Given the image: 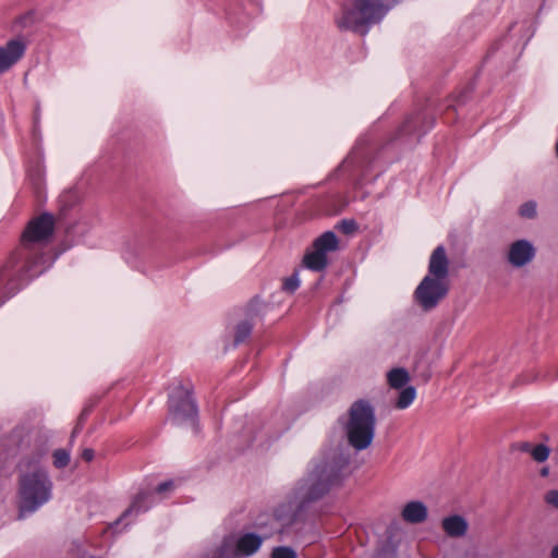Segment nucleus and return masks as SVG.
I'll use <instances>...</instances> for the list:
<instances>
[{
	"label": "nucleus",
	"mask_w": 558,
	"mask_h": 558,
	"mask_svg": "<svg viewBox=\"0 0 558 558\" xmlns=\"http://www.w3.org/2000/svg\"><path fill=\"white\" fill-rule=\"evenodd\" d=\"M343 425L349 445L356 451L367 449L376 432V412L373 404L366 399H357L350 405L348 417H339Z\"/></svg>",
	"instance_id": "7"
},
{
	"label": "nucleus",
	"mask_w": 558,
	"mask_h": 558,
	"mask_svg": "<svg viewBox=\"0 0 558 558\" xmlns=\"http://www.w3.org/2000/svg\"><path fill=\"white\" fill-rule=\"evenodd\" d=\"M27 44L23 38H13L0 46V74L9 71L26 52Z\"/></svg>",
	"instance_id": "10"
},
{
	"label": "nucleus",
	"mask_w": 558,
	"mask_h": 558,
	"mask_svg": "<svg viewBox=\"0 0 558 558\" xmlns=\"http://www.w3.org/2000/svg\"><path fill=\"white\" fill-rule=\"evenodd\" d=\"M24 442V438L21 439V444H19V450H22V444Z\"/></svg>",
	"instance_id": "40"
},
{
	"label": "nucleus",
	"mask_w": 558,
	"mask_h": 558,
	"mask_svg": "<svg viewBox=\"0 0 558 558\" xmlns=\"http://www.w3.org/2000/svg\"><path fill=\"white\" fill-rule=\"evenodd\" d=\"M549 556L550 558H558V544L551 548Z\"/></svg>",
	"instance_id": "39"
},
{
	"label": "nucleus",
	"mask_w": 558,
	"mask_h": 558,
	"mask_svg": "<svg viewBox=\"0 0 558 558\" xmlns=\"http://www.w3.org/2000/svg\"><path fill=\"white\" fill-rule=\"evenodd\" d=\"M399 396L396 400L395 407L399 410L409 408L416 398V388L412 385L399 389Z\"/></svg>",
	"instance_id": "23"
},
{
	"label": "nucleus",
	"mask_w": 558,
	"mask_h": 558,
	"mask_svg": "<svg viewBox=\"0 0 558 558\" xmlns=\"http://www.w3.org/2000/svg\"><path fill=\"white\" fill-rule=\"evenodd\" d=\"M544 501L555 508L558 509V489H549L544 495Z\"/></svg>",
	"instance_id": "33"
},
{
	"label": "nucleus",
	"mask_w": 558,
	"mask_h": 558,
	"mask_svg": "<svg viewBox=\"0 0 558 558\" xmlns=\"http://www.w3.org/2000/svg\"><path fill=\"white\" fill-rule=\"evenodd\" d=\"M167 404L169 420L173 425L190 423L195 433L199 430L198 407L191 381L187 386L180 381L168 395Z\"/></svg>",
	"instance_id": "8"
},
{
	"label": "nucleus",
	"mask_w": 558,
	"mask_h": 558,
	"mask_svg": "<svg viewBox=\"0 0 558 558\" xmlns=\"http://www.w3.org/2000/svg\"><path fill=\"white\" fill-rule=\"evenodd\" d=\"M52 481L46 469L36 466L19 476L17 519L23 520L52 498Z\"/></svg>",
	"instance_id": "6"
},
{
	"label": "nucleus",
	"mask_w": 558,
	"mask_h": 558,
	"mask_svg": "<svg viewBox=\"0 0 558 558\" xmlns=\"http://www.w3.org/2000/svg\"><path fill=\"white\" fill-rule=\"evenodd\" d=\"M401 515L408 523L420 524L427 519L428 508L423 501L411 500L403 507Z\"/></svg>",
	"instance_id": "15"
},
{
	"label": "nucleus",
	"mask_w": 558,
	"mask_h": 558,
	"mask_svg": "<svg viewBox=\"0 0 558 558\" xmlns=\"http://www.w3.org/2000/svg\"><path fill=\"white\" fill-rule=\"evenodd\" d=\"M54 226V216L48 211L27 222L19 245L0 267V307L52 266L58 254L45 251V246Z\"/></svg>",
	"instance_id": "3"
},
{
	"label": "nucleus",
	"mask_w": 558,
	"mask_h": 558,
	"mask_svg": "<svg viewBox=\"0 0 558 558\" xmlns=\"http://www.w3.org/2000/svg\"><path fill=\"white\" fill-rule=\"evenodd\" d=\"M335 228L343 234H352L359 230V225L354 219H341Z\"/></svg>",
	"instance_id": "29"
},
{
	"label": "nucleus",
	"mask_w": 558,
	"mask_h": 558,
	"mask_svg": "<svg viewBox=\"0 0 558 558\" xmlns=\"http://www.w3.org/2000/svg\"><path fill=\"white\" fill-rule=\"evenodd\" d=\"M478 73L473 77L472 81L466 83L457 94L452 96V104L448 108L452 107L454 110L458 106H463L471 100L473 93L476 88V78Z\"/></svg>",
	"instance_id": "20"
},
{
	"label": "nucleus",
	"mask_w": 558,
	"mask_h": 558,
	"mask_svg": "<svg viewBox=\"0 0 558 558\" xmlns=\"http://www.w3.org/2000/svg\"><path fill=\"white\" fill-rule=\"evenodd\" d=\"M449 259L444 245H438L429 257L427 275L414 290V301L424 310L435 308L450 290Z\"/></svg>",
	"instance_id": "4"
},
{
	"label": "nucleus",
	"mask_w": 558,
	"mask_h": 558,
	"mask_svg": "<svg viewBox=\"0 0 558 558\" xmlns=\"http://www.w3.org/2000/svg\"><path fill=\"white\" fill-rule=\"evenodd\" d=\"M27 179L32 187L34 189L35 193L39 194L45 183L44 172L41 171V169L37 167L35 169L29 170Z\"/></svg>",
	"instance_id": "27"
},
{
	"label": "nucleus",
	"mask_w": 558,
	"mask_h": 558,
	"mask_svg": "<svg viewBox=\"0 0 558 558\" xmlns=\"http://www.w3.org/2000/svg\"><path fill=\"white\" fill-rule=\"evenodd\" d=\"M536 203L534 201H527L520 205L519 215L523 218L533 219L537 215Z\"/></svg>",
	"instance_id": "30"
},
{
	"label": "nucleus",
	"mask_w": 558,
	"mask_h": 558,
	"mask_svg": "<svg viewBox=\"0 0 558 558\" xmlns=\"http://www.w3.org/2000/svg\"><path fill=\"white\" fill-rule=\"evenodd\" d=\"M435 114L426 107H421L410 113L386 140L373 134L362 136L335 173L349 171L355 189L374 182L389 165L399 159L396 149L398 142H410L412 136H416V142H420L435 126Z\"/></svg>",
	"instance_id": "2"
},
{
	"label": "nucleus",
	"mask_w": 558,
	"mask_h": 558,
	"mask_svg": "<svg viewBox=\"0 0 558 558\" xmlns=\"http://www.w3.org/2000/svg\"><path fill=\"white\" fill-rule=\"evenodd\" d=\"M351 474L350 458L341 450H332L307 474L299 480L284 501L274 513H260L253 526L259 535L271 531V536L287 532L293 524L304 522L310 506L324 498L331 488L342 486Z\"/></svg>",
	"instance_id": "1"
},
{
	"label": "nucleus",
	"mask_w": 558,
	"mask_h": 558,
	"mask_svg": "<svg viewBox=\"0 0 558 558\" xmlns=\"http://www.w3.org/2000/svg\"><path fill=\"white\" fill-rule=\"evenodd\" d=\"M99 399L98 398H90L86 403L84 404V408L82 409L80 415L77 416L76 424L73 427L71 435H70V444L72 445L74 439L80 435V433L83 430L84 425L86 421L88 420L89 415L98 404Z\"/></svg>",
	"instance_id": "19"
},
{
	"label": "nucleus",
	"mask_w": 558,
	"mask_h": 558,
	"mask_svg": "<svg viewBox=\"0 0 558 558\" xmlns=\"http://www.w3.org/2000/svg\"><path fill=\"white\" fill-rule=\"evenodd\" d=\"M253 329H254V322H251L248 319L240 320L234 326L233 345L238 347L241 343L245 342L251 337Z\"/></svg>",
	"instance_id": "22"
},
{
	"label": "nucleus",
	"mask_w": 558,
	"mask_h": 558,
	"mask_svg": "<svg viewBox=\"0 0 558 558\" xmlns=\"http://www.w3.org/2000/svg\"><path fill=\"white\" fill-rule=\"evenodd\" d=\"M270 558H298V554L290 546H277L272 549Z\"/></svg>",
	"instance_id": "31"
},
{
	"label": "nucleus",
	"mask_w": 558,
	"mask_h": 558,
	"mask_svg": "<svg viewBox=\"0 0 558 558\" xmlns=\"http://www.w3.org/2000/svg\"><path fill=\"white\" fill-rule=\"evenodd\" d=\"M511 450L530 453L532 459L537 463L547 461L550 454V448L547 445H532L530 441L513 442L511 445Z\"/></svg>",
	"instance_id": "14"
},
{
	"label": "nucleus",
	"mask_w": 558,
	"mask_h": 558,
	"mask_svg": "<svg viewBox=\"0 0 558 558\" xmlns=\"http://www.w3.org/2000/svg\"><path fill=\"white\" fill-rule=\"evenodd\" d=\"M539 475L542 477H547L549 475V466L545 465V466L541 468Z\"/></svg>",
	"instance_id": "38"
},
{
	"label": "nucleus",
	"mask_w": 558,
	"mask_h": 558,
	"mask_svg": "<svg viewBox=\"0 0 558 558\" xmlns=\"http://www.w3.org/2000/svg\"><path fill=\"white\" fill-rule=\"evenodd\" d=\"M81 458L85 462H92L95 458V450L92 448H84L81 453Z\"/></svg>",
	"instance_id": "35"
},
{
	"label": "nucleus",
	"mask_w": 558,
	"mask_h": 558,
	"mask_svg": "<svg viewBox=\"0 0 558 558\" xmlns=\"http://www.w3.org/2000/svg\"><path fill=\"white\" fill-rule=\"evenodd\" d=\"M404 0H354L337 21L340 31H350L360 36L368 34L373 25L379 24L388 12Z\"/></svg>",
	"instance_id": "5"
},
{
	"label": "nucleus",
	"mask_w": 558,
	"mask_h": 558,
	"mask_svg": "<svg viewBox=\"0 0 558 558\" xmlns=\"http://www.w3.org/2000/svg\"><path fill=\"white\" fill-rule=\"evenodd\" d=\"M173 488H174V481L173 480H167L165 482L159 483L155 487V493L163 494V493L172 490Z\"/></svg>",
	"instance_id": "34"
},
{
	"label": "nucleus",
	"mask_w": 558,
	"mask_h": 558,
	"mask_svg": "<svg viewBox=\"0 0 558 558\" xmlns=\"http://www.w3.org/2000/svg\"><path fill=\"white\" fill-rule=\"evenodd\" d=\"M411 377L407 368L404 367H395L390 369L387 374V381L389 386L393 389H401L403 387L409 386Z\"/></svg>",
	"instance_id": "21"
},
{
	"label": "nucleus",
	"mask_w": 558,
	"mask_h": 558,
	"mask_svg": "<svg viewBox=\"0 0 558 558\" xmlns=\"http://www.w3.org/2000/svg\"><path fill=\"white\" fill-rule=\"evenodd\" d=\"M263 305L264 302L262 301L260 296L257 294L254 295L245 306V319L253 322L256 317L263 316Z\"/></svg>",
	"instance_id": "24"
},
{
	"label": "nucleus",
	"mask_w": 558,
	"mask_h": 558,
	"mask_svg": "<svg viewBox=\"0 0 558 558\" xmlns=\"http://www.w3.org/2000/svg\"><path fill=\"white\" fill-rule=\"evenodd\" d=\"M499 49V44H494L487 51L486 56L483 59V62H486L497 50Z\"/></svg>",
	"instance_id": "36"
},
{
	"label": "nucleus",
	"mask_w": 558,
	"mask_h": 558,
	"mask_svg": "<svg viewBox=\"0 0 558 558\" xmlns=\"http://www.w3.org/2000/svg\"><path fill=\"white\" fill-rule=\"evenodd\" d=\"M74 194L72 192L64 193L60 196L59 203L61 210L70 209L74 206Z\"/></svg>",
	"instance_id": "32"
},
{
	"label": "nucleus",
	"mask_w": 558,
	"mask_h": 558,
	"mask_svg": "<svg viewBox=\"0 0 558 558\" xmlns=\"http://www.w3.org/2000/svg\"><path fill=\"white\" fill-rule=\"evenodd\" d=\"M556 155H557V158H558V140H557V143H556Z\"/></svg>",
	"instance_id": "41"
},
{
	"label": "nucleus",
	"mask_w": 558,
	"mask_h": 558,
	"mask_svg": "<svg viewBox=\"0 0 558 558\" xmlns=\"http://www.w3.org/2000/svg\"><path fill=\"white\" fill-rule=\"evenodd\" d=\"M71 461L70 450L64 448L56 449L52 452V464L56 469L61 470L69 465Z\"/></svg>",
	"instance_id": "25"
},
{
	"label": "nucleus",
	"mask_w": 558,
	"mask_h": 558,
	"mask_svg": "<svg viewBox=\"0 0 558 558\" xmlns=\"http://www.w3.org/2000/svg\"><path fill=\"white\" fill-rule=\"evenodd\" d=\"M228 550V543H227V539L223 541V543L221 544V546L218 547V553L220 555H225Z\"/></svg>",
	"instance_id": "37"
},
{
	"label": "nucleus",
	"mask_w": 558,
	"mask_h": 558,
	"mask_svg": "<svg viewBox=\"0 0 558 558\" xmlns=\"http://www.w3.org/2000/svg\"><path fill=\"white\" fill-rule=\"evenodd\" d=\"M442 529L450 537H462L466 534L469 523L460 514H451L442 519Z\"/></svg>",
	"instance_id": "16"
},
{
	"label": "nucleus",
	"mask_w": 558,
	"mask_h": 558,
	"mask_svg": "<svg viewBox=\"0 0 558 558\" xmlns=\"http://www.w3.org/2000/svg\"><path fill=\"white\" fill-rule=\"evenodd\" d=\"M299 268H295L291 276L286 277L282 280L281 290L286 293L293 294L301 284L300 278H299Z\"/></svg>",
	"instance_id": "26"
},
{
	"label": "nucleus",
	"mask_w": 558,
	"mask_h": 558,
	"mask_svg": "<svg viewBox=\"0 0 558 558\" xmlns=\"http://www.w3.org/2000/svg\"><path fill=\"white\" fill-rule=\"evenodd\" d=\"M339 243V238L335 231L328 230L314 240L313 248H316L328 256V253L336 252L340 248Z\"/></svg>",
	"instance_id": "18"
},
{
	"label": "nucleus",
	"mask_w": 558,
	"mask_h": 558,
	"mask_svg": "<svg viewBox=\"0 0 558 558\" xmlns=\"http://www.w3.org/2000/svg\"><path fill=\"white\" fill-rule=\"evenodd\" d=\"M535 254L536 250L533 243L529 240L521 239L511 243L507 259L511 266L521 268L531 263Z\"/></svg>",
	"instance_id": "11"
},
{
	"label": "nucleus",
	"mask_w": 558,
	"mask_h": 558,
	"mask_svg": "<svg viewBox=\"0 0 558 558\" xmlns=\"http://www.w3.org/2000/svg\"><path fill=\"white\" fill-rule=\"evenodd\" d=\"M317 214L322 216H336L342 213L347 202L339 193H331L316 201Z\"/></svg>",
	"instance_id": "13"
},
{
	"label": "nucleus",
	"mask_w": 558,
	"mask_h": 558,
	"mask_svg": "<svg viewBox=\"0 0 558 558\" xmlns=\"http://www.w3.org/2000/svg\"><path fill=\"white\" fill-rule=\"evenodd\" d=\"M392 525H389L387 527V541L379 550L380 556H383L384 558H393L396 556L397 546L392 544Z\"/></svg>",
	"instance_id": "28"
},
{
	"label": "nucleus",
	"mask_w": 558,
	"mask_h": 558,
	"mask_svg": "<svg viewBox=\"0 0 558 558\" xmlns=\"http://www.w3.org/2000/svg\"><path fill=\"white\" fill-rule=\"evenodd\" d=\"M328 265V256L316 248H313L312 252H306L302 259V267L316 272L324 271Z\"/></svg>",
	"instance_id": "17"
},
{
	"label": "nucleus",
	"mask_w": 558,
	"mask_h": 558,
	"mask_svg": "<svg viewBox=\"0 0 558 558\" xmlns=\"http://www.w3.org/2000/svg\"><path fill=\"white\" fill-rule=\"evenodd\" d=\"M271 537V531L259 535L257 532H244L235 541L232 554L236 558H246L255 555L265 539Z\"/></svg>",
	"instance_id": "9"
},
{
	"label": "nucleus",
	"mask_w": 558,
	"mask_h": 558,
	"mask_svg": "<svg viewBox=\"0 0 558 558\" xmlns=\"http://www.w3.org/2000/svg\"><path fill=\"white\" fill-rule=\"evenodd\" d=\"M150 498V493L141 492L138 493L131 505L120 514L118 519H116L110 527L114 531L119 530L120 524L132 514H140L142 512H146L150 509L151 505L148 502Z\"/></svg>",
	"instance_id": "12"
}]
</instances>
